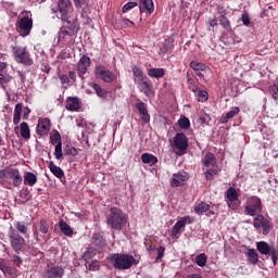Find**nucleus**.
<instances>
[{"label": "nucleus", "mask_w": 278, "mask_h": 278, "mask_svg": "<svg viewBox=\"0 0 278 278\" xmlns=\"http://www.w3.org/2000/svg\"><path fill=\"white\" fill-rule=\"evenodd\" d=\"M53 14H59L63 23H75L77 21V13L73 9L71 0H59L55 7H52Z\"/></svg>", "instance_id": "obj_1"}, {"label": "nucleus", "mask_w": 278, "mask_h": 278, "mask_svg": "<svg viewBox=\"0 0 278 278\" xmlns=\"http://www.w3.org/2000/svg\"><path fill=\"white\" fill-rule=\"evenodd\" d=\"M113 268L117 270H129L138 261L132 255L114 253L109 257Z\"/></svg>", "instance_id": "obj_2"}, {"label": "nucleus", "mask_w": 278, "mask_h": 278, "mask_svg": "<svg viewBox=\"0 0 278 278\" xmlns=\"http://www.w3.org/2000/svg\"><path fill=\"white\" fill-rule=\"evenodd\" d=\"M34 28V20L31 18V13L27 11H23L18 17L17 22L15 24V29L22 36V38H25L31 34V29Z\"/></svg>", "instance_id": "obj_3"}, {"label": "nucleus", "mask_w": 278, "mask_h": 278, "mask_svg": "<svg viewBox=\"0 0 278 278\" xmlns=\"http://www.w3.org/2000/svg\"><path fill=\"white\" fill-rule=\"evenodd\" d=\"M106 223L110 225L111 229L121 231V229L127 225V214L118 207H111L110 214L106 217Z\"/></svg>", "instance_id": "obj_4"}, {"label": "nucleus", "mask_w": 278, "mask_h": 278, "mask_svg": "<svg viewBox=\"0 0 278 278\" xmlns=\"http://www.w3.org/2000/svg\"><path fill=\"white\" fill-rule=\"evenodd\" d=\"M202 170H204L205 179L212 181L215 175H218V165L216 164V156L212 153H206L202 159Z\"/></svg>", "instance_id": "obj_5"}, {"label": "nucleus", "mask_w": 278, "mask_h": 278, "mask_svg": "<svg viewBox=\"0 0 278 278\" xmlns=\"http://www.w3.org/2000/svg\"><path fill=\"white\" fill-rule=\"evenodd\" d=\"M172 149L176 155H186L188 151V137L184 132H177L172 141Z\"/></svg>", "instance_id": "obj_6"}, {"label": "nucleus", "mask_w": 278, "mask_h": 278, "mask_svg": "<svg viewBox=\"0 0 278 278\" xmlns=\"http://www.w3.org/2000/svg\"><path fill=\"white\" fill-rule=\"evenodd\" d=\"M105 251V240L103 239H93V243L86 252L83 253L81 258L85 262L92 260L97 253H103Z\"/></svg>", "instance_id": "obj_7"}, {"label": "nucleus", "mask_w": 278, "mask_h": 278, "mask_svg": "<svg viewBox=\"0 0 278 278\" xmlns=\"http://www.w3.org/2000/svg\"><path fill=\"white\" fill-rule=\"evenodd\" d=\"M12 51L18 64H24L25 66L34 64V60H31L26 47H13Z\"/></svg>", "instance_id": "obj_8"}, {"label": "nucleus", "mask_w": 278, "mask_h": 278, "mask_svg": "<svg viewBox=\"0 0 278 278\" xmlns=\"http://www.w3.org/2000/svg\"><path fill=\"white\" fill-rule=\"evenodd\" d=\"M10 244L16 253L25 249V239L11 226L8 231Z\"/></svg>", "instance_id": "obj_9"}, {"label": "nucleus", "mask_w": 278, "mask_h": 278, "mask_svg": "<svg viewBox=\"0 0 278 278\" xmlns=\"http://www.w3.org/2000/svg\"><path fill=\"white\" fill-rule=\"evenodd\" d=\"M244 212L248 216H255L262 212V200L255 195L247 200Z\"/></svg>", "instance_id": "obj_10"}, {"label": "nucleus", "mask_w": 278, "mask_h": 278, "mask_svg": "<svg viewBox=\"0 0 278 278\" xmlns=\"http://www.w3.org/2000/svg\"><path fill=\"white\" fill-rule=\"evenodd\" d=\"M94 75L98 79H102L104 84H112L116 76L110 70H105L102 65H97L94 67Z\"/></svg>", "instance_id": "obj_11"}, {"label": "nucleus", "mask_w": 278, "mask_h": 278, "mask_svg": "<svg viewBox=\"0 0 278 278\" xmlns=\"http://www.w3.org/2000/svg\"><path fill=\"white\" fill-rule=\"evenodd\" d=\"M253 227L255 229H263V236H268L270 233V220L262 214L255 216L253 219Z\"/></svg>", "instance_id": "obj_12"}, {"label": "nucleus", "mask_w": 278, "mask_h": 278, "mask_svg": "<svg viewBox=\"0 0 278 278\" xmlns=\"http://www.w3.org/2000/svg\"><path fill=\"white\" fill-rule=\"evenodd\" d=\"M193 219L190 216L181 217L172 228V238H179L181 230L186 228V225H192Z\"/></svg>", "instance_id": "obj_13"}, {"label": "nucleus", "mask_w": 278, "mask_h": 278, "mask_svg": "<svg viewBox=\"0 0 278 278\" xmlns=\"http://www.w3.org/2000/svg\"><path fill=\"white\" fill-rule=\"evenodd\" d=\"M190 179V176H188V173L181 170L173 175L169 184L172 188H179L181 186H186V181Z\"/></svg>", "instance_id": "obj_14"}, {"label": "nucleus", "mask_w": 278, "mask_h": 278, "mask_svg": "<svg viewBox=\"0 0 278 278\" xmlns=\"http://www.w3.org/2000/svg\"><path fill=\"white\" fill-rule=\"evenodd\" d=\"M90 64H91V60L90 56L88 55H83L77 65H76V71L78 73V77H80V79H84V75L86 73H88V68H90Z\"/></svg>", "instance_id": "obj_15"}, {"label": "nucleus", "mask_w": 278, "mask_h": 278, "mask_svg": "<svg viewBox=\"0 0 278 278\" xmlns=\"http://www.w3.org/2000/svg\"><path fill=\"white\" fill-rule=\"evenodd\" d=\"M189 88L194 92L197 101L200 103H205L210 99V93L205 90H201L198 86L194 85V80L189 79Z\"/></svg>", "instance_id": "obj_16"}, {"label": "nucleus", "mask_w": 278, "mask_h": 278, "mask_svg": "<svg viewBox=\"0 0 278 278\" xmlns=\"http://www.w3.org/2000/svg\"><path fill=\"white\" fill-rule=\"evenodd\" d=\"M36 131L39 136H49V131H51V119L47 117L39 118Z\"/></svg>", "instance_id": "obj_17"}, {"label": "nucleus", "mask_w": 278, "mask_h": 278, "mask_svg": "<svg viewBox=\"0 0 278 278\" xmlns=\"http://www.w3.org/2000/svg\"><path fill=\"white\" fill-rule=\"evenodd\" d=\"M4 177L7 179H13V186H15V188H18V186L23 184V176H21V173L16 168H10L5 170Z\"/></svg>", "instance_id": "obj_18"}, {"label": "nucleus", "mask_w": 278, "mask_h": 278, "mask_svg": "<svg viewBox=\"0 0 278 278\" xmlns=\"http://www.w3.org/2000/svg\"><path fill=\"white\" fill-rule=\"evenodd\" d=\"M64 277V268L62 266H52L46 269L43 278H62Z\"/></svg>", "instance_id": "obj_19"}, {"label": "nucleus", "mask_w": 278, "mask_h": 278, "mask_svg": "<svg viewBox=\"0 0 278 278\" xmlns=\"http://www.w3.org/2000/svg\"><path fill=\"white\" fill-rule=\"evenodd\" d=\"M0 270L7 278H16L18 276V269L8 265L5 262L0 263Z\"/></svg>", "instance_id": "obj_20"}, {"label": "nucleus", "mask_w": 278, "mask_h": 278, "mask_svg": "<svg viewBox=\"0 0 278 278\" xmlns=\"http://www.w3.org/2000/svg\"><path fill=\"white\" fill-rule=\"evenodd\" d=\"M136 108L140 114V118L142 123H150L151 115H149V110L147 109V104L144 102H139L136 104Z\"/></svg>", "instance_id": "obj_21"}, {"label": "nucleus", "mask_w": 278, "mask_h": 278, "mask_svg": "<svg viewBox=\"0 0 278 278\" xmlns=\"http://www.w3.org/2000/svg\"><path fill=\"white\" fill-rule=\"evenodd\" d=\"M79 108H81V102L78 98H67L65 109L68 112H79Z\"/></svg>", "instance_id": "obj_22"}, {"label": "nucleus", "mask_w": 278, "mask_h": 278, "mask_svg": "<svg viewBox=\"0 0 278 278\" xmlns=\"http://www.w3.org/2000/svg\"><path fill=\"white\" fill-rule=\"evenodd\" d=\"M256 249L261 255H270L275 251V248L270 247L266 241L256 242Z\"/></svg>", "instance_id": "obj_23"}, {"label": "nucleus", "mask_w": 278, "mask_h": 278, "mask_svg": "<svg viewBox=\"0 0 278 278\" xmlns=\"http://www.w3.org/2000/svg\"><path fill=\"white\" fill-rule=\"evenodd\" d=\"M238 114H240V108L235 106L228 113L222 115L219 123H222V125H226V123H229V121Z\"/></svg>", "instance_id": "obj_24"}, {"label": "nucleus", "mask_w": 278, "mask_h": 278, "mask_svg": "<svg viewBox=\"0 0 278 278\" xmlns=\"http://www.w3.org/2000/svg\"><path fill=\"white\" fill-rule=\"evenodd\" d=\"M139 4L140 12L143 10H148L149 14H153L155 10V5L153 4V0H137Z\"/></svg>", "instance_id": "obj_25"}, {"label": "nucleus", "mask_w": 278, "mask_h": 278, "mask_svg": "<svg viewBox=\"0 0 278 278\" xmlns=\"http://www.w3.org/2000/svg\"><path fill=\"white\" fill-rule=\"evenodd\" d=\"M90 88H92L97 94V97H99V99H108V91L105 89H103L101 87V85L97 84V83H91L89 84Z\"/></svg>", "instance_id": "obj_26"}, {"label": "nucleus", "mask_w": 278, "mask_h": 278, "mask_svg": "<svg viewBox=\"0 0 278 278\" xmlns=\"http://www.w3.org/2000/svg\"><path fill=\"white\" fill-rule=\"evenodd\" d=\"M24 184L25 186H36L38 184V176L31 172H26L24 174Z\"/></svg>", "instance_id": "obj_27"}, {"label": "nucleus", "mask_w": 278, "mask_h": 278, "mask_svg": "<svg viewBox=\"0 0 278 278\" xmlns=\"http://www.w3.org/2000/svg\"><path fill=\"white\" fill-rule=\"evenodd\" d=\"M141 162L143 164H149V166H155V164H157V156L151 153H143L141 154Z\"/></svg>", "instance_id": "obj_28"}, {"label": "nucleus", "mask_w": 278, "mask_h": 278, "mask_svg": "<svg viewBox=\"0 0 278 278\" xmlns=\"http://www.w3.org/2000/svg\"><path fill=\"white\" fill-rule=\"evenodd\" d=\"M59 228L64 236H67L68 238L73 236V228H71V225L64 222V219L59 222Z\"/></svg>", "instance_id": "obj_29"}, {"label": "nucleus", "mask_w": 278, "mask_h": 278, "mask_svg": "<svg viewBox=\"0 0 278 278\" xmlns=\"http://www.w3.org/2000/svg\"><path fill=\"white\" fill-rule=\"evenodd\" d=\"M21 137L24 140H29L31 138V130L29 129V125L26 122H23L20 125Z\"/></svg>", "instance_id": "obj_30"}, {"label": "nucleus", "mask_w": 278, "mask_h": 278, "mask_svg": "<svg viewBox=\"0 0 278 278\" xmlns=\"http://www.w3.org/2000/svg\"><path fill=\"white\" fill-rule=\"evenodd\" d=\"M139 84L141 85V90L144 92L146 97H152L153 85L151 84V80H143Z\"/></svg>", "instance_id": "obj_31"}, {"label": "nucleus", "mask_w": 278, "mask_h": 278, "mask_svg": "<svg viewBox=\"0 0 278 278\" xmlns=\"http://www.w3.org/2000/svg\"><path fill=\"white\" fill-rule=\"evenodd\" d=\"M49 168L52 175H54V177H58V179H62V177H64V170L61 169L60 166L53 164V161L49 162Z\"/></svg>", "instance_id": "obj_32"}, {"label": "nucleus", "mask_w": 278, "mask_h": 278, "mask_svg": "<svg viewBox=\"0 0 278 278\" xmlns=\"http://www.w3.org/2000/svg\"><path fill=\"white\" fill-rule=\"evenodd\" d=\"M148 75L154 79H162L165 75V71L164 68H150L148 70Z\"/></svg>", "instance_id": "obj_33"}, {"label": "nucleus", "mask_w": 278, "mask_h": 278, "mask_svg": "<svg viewBox=\"0 0 278 278\" xmlns=\"http://www.w3.org/2000/svg\"><path fill=\"white\" fill-rule=\"evenodd\" d=\"M23 113V104L17 103L14 108V116H13V123L15 125H18L21 123V114Z\"/></svg>", "instance_id": "obj_34"}, {"label": "nucleus", "mask_w": 278, "mask_h": 278, "mask_svg": "<svg viewBox=\"0 0 278 278\" xmlns=\"http://www.w3.org/2000/svg\"><path fill=\"white\" fill-rule=\"evenodd\" d=\"M132 75L135 77V81L137 84H140L142 81H144V74L142 73V70L138 66H134L132 67Z\"/></svg>", "instance_id": "obj_35"}, {"label": "nucleus", "mask_w": 278, "mask_h": 278, "mask_svg": "<svg viewBox=\"0 0 278 278\" xmlns=\"http://www.w3.org/2000/svg\"><path fill=\"white\" fill-rule=\"evenodd\" d=\"M72 34L65 26L61 27L59 31V42H66L71 38Z\"/></svg>", "instance_id": "obj_36"}, {"label": "nucleus", "mask_w": 278, "mask_h": 278, "mask_svg": "<svg viewBox=\"0 0 278 278\" xmlns=\"http://www.w3.org/2000/svg\"><path fill=\"white\" fill-rule=\"evenodd\" d=\"M195 214H205V212H210V204L205 202H200L194 206Z\"/></svg>", "instance_id": "obj_37"}, {"label": "nucleus", "mask_w": 278, "mask_h": 278, "mask_svg": "<svg viewBox=\"0 0 278 278\" xmlns=\"http://www.w3.org/2000/svg\"><path fill=\"white\" fill-rule=\"evenodd\" d=\"M248 260L250 264H257V262H260V255L257 254V252L255 251V249H250L248 251Z\"/></svg>", "instance_id": "obj_38"}, {"label": "nucleus", "mask_w": 278, "mask_h": 278, "mask_svg": "<svg viewBox=\"0 0 278 278\" xmlns=\"http://www.w3.org/2000/svg\"><path fill=\"white\" fill-rule=\"evenodd\" d=\"M190 67L195 72L207 71V65H205V63H199L197 61H192Z\"/></svg>", "instance_id": "obj_39"}, {"label": "nucleus", "mask_w": 278, "mask_h": 278, "mask_svg": "<svg viewBox=\"0 0 278 278\" xmlns=\"http://www.w3.org/2000/svg\"><path fill=\"white\" fill-rule=\"evenodd\" d=\"M50 142L51 144H62V135H60V131L55 130L51 136H50Z\"/></svg>", "instance_id": "obj_40"}, {"label": "nucleus", "mask_w": 278, "mask_h": 278, "mask_svg": "<svg viewBox=\"0 0 278 278\" xmlns=\"http://www.w3.org/2000/svg\"><path fill=\"white\" fill-rule=\"evenodd\" d=\"M195 264H198L201 268L207 264V255L205 253H201L195 257Z\"/></svg>", "instance_id": "obj_41"}, {"label": "nucleus", "mask_w": 278, "mask_h": 278, "mask_svg": "<svg viewBox=\"0 0 278 278\" xmlns=\"http://www.w3.org/2000/svg\"><path fill=\"white\" fill-rule=\"evenodd\" d=\"M226 194H227L228 202L236 201L238 199V191H236L232 187H230L227 190Z\"/></svg>", "instance_id": "obj_42"}, {"label": "nucleus", "mask_w": 278, "mask_h": 278, "mask_svg": "<svg viewBox=\"0 0 278 278\" xmlns=\"http://www.w3.org/2000/svg\"><path fill=\"white\" fill-rule=\"evenodd\" d=\"M10 81H12V76L5 75V73L0 74V86H2V88H5V85L10 84Z\"/></svg>", "instance_id": "obj_43"}, {"label": "nucleus", "mask_w": 278, "mask_h": 278, "mask_svg": "<svg viewBox=\"0 0 278 278\" xmlns=\"http://www.w3.org/2000/svg\"><path fill=\"white\" fill-rule=\"evenodd\" d=\"M178 125L181 129H190V119H188V117H180Z\"/></svg>", "instance_id": "obj_44"}, {"label": "nucleus", "mask_w": 278, "mask_h": 278, "mask_svg": "<svg viewBox=\"0 0 278 278\" xmlns=\"http://www.w3.org/2000/svg\"><path fill=\"white\" fill-rule=\"evenodd\" d=\"M136 7H138V0L126 3L123 7L122 12H124V14H125V13L129 12V10H134V8H136Z\"/></svg>", "instance_id": "obj_45"}, {"label": "nucleus", "mask_w": 278, "mask_h": 278, "mask_svg": "<svg viewBox=\"0 0 278 278\" xmlns=\"http://www.w3.org/2000/svg\"><path fill=\"white\" fill-rule=\"evenodd\" d=\"M64 153L62 152V143H59L54 148V157L55 160H62Z\"/></svg>", "instance_id": "obj_46"}, {"label": "nucleus", "mask_w": 278, "mask_h": 278, "mask_svg": "<svg viewBox=\"0 0 278 278\" xmlns=\"http://www.w3.org/2000/svg\"><path fill=\"white\" fill-rule=\"evenodd\" d=\"M39 231L41 233H49V224L46 219H41L39 223Z\"/></svg>", "instance_id": "obj_47"}, {"label": "nucleus", "mask_w": 278, "mask_h": 278, "mask_svg": "<svg viewBox=\"0 0 278 278\" xmlns=\"http://www.w3.org/2000/svg\"><path fill=\"white\" fill-rule=\"evenodd\" d=\"M59 79L63 86H71V79L66 74H59Z\"/></svg>", "instance_id": "obj_48"}, {"label": "nucleus", "mask_w": 278, "mask_h": 278, "mask_svg": "<svg viewBox=\"0 0 278 278\" xmlns=\"http://www.w3.org/2000/svg\"><path fill=\"white\" fill-rule=\"evenodd\" d=\"M269 92H270L273 99H275V101H278V85L277 84L270 86Z\"/></svg>", "instance_id": "obj_49"}, {"label": "nucleus", "mask_w": 278, "mask_h": 278, "mask_svg": "<svg viewBox=\"0 0 278 278\" xmlns=\"http://www.w3.org/2000/svg\"><path fill=\"white\" fill-rule=\"evenodd\" d=\"M15 229H17V231H20V233H23L25 236V233H27V226H25L24 224H21V222H17L15 224Z\"/></svg>", "instance_id": "obj_50"}, {"label": "nucleus", "mask_w": 278, "mask_h": 278, "mask_svg": "<svg viewBox=\"0 0 278 278\" xmlns=\"http://www.w3.org/2000/svg\"><path fill=\"white\" fill-rule=\"evenodd\" d=\"M219 23H220L222 27H224V29H229V27H231L229 20L226 16H222L219 18Z\"/></svg>", "instance_id": "obj_51"}, {"label": "nucleus", "mask_w": 278, "mask_h": 278, "mask_svg": "<svg viewBox=\"0 0 278 278\" xmlns=\"http://www.w3.org/2000/svg\"><path fill=\"white\" fill-rule=\"evenodd\" d=\"M76 125L78 127H81L83 129H87L88 128V123H86V119H84V117H78L76 118Z\"/></svg>", "instance_id": "obj_52"}, {"label": "nucleus", "mask_w": 278, "mask_h": 278, "mask_svg": "<svg viewBox=\"0 0 278 278\" xmlns=\"http://www.w3.org/2000/svg\"><path fill=\"white\" fill-rule=\"evenodd\" d=\"M166 251V248L164 247H159L157 248V256H156V262H161L162 261V257H164V253Z\"/></svg>", "instance_id": "obj_53"}, {"label": "nucleus", "mask_w": 278, "mask_h": 278, "mask_svg": "<svg viewBox=\"0 0 278 278\" xmlns=\"http://www.w3.org/2000/svg\"><path fill=\"white\" fill-rule=\"evenodd\" d=\"M241 21H242L243 25H245V27H249V25H251V18L249 17L248 13L242 14Z\"/></svg>", "instance_id": "obj_54"}, {"label": "nucleus", "mask_w": 278, "mask_h": 278, "mask_svg": "<svg viewBox=\"0 0 278 278\" xmlns=\"http://www.w3.org/2000/svg\"><path fill=\"white\" fill-rule=\"evenodd\" d=\"M266 16H269L271 18H275V9H273V5H269L265 11Z\"/></svg>", "instance_id": "obj_55"}, {"label": "nucleus", "mask_w": 278, "mask_h": 278, "mask_svg": "<svg viewBox=\"0 0 278 278\" xmlns=\"http://www.w3.org/2000/svg\"><path fill=\"white\" fill-rule=\"evenodd\" d=\"M75 8H84L88 5V0H74Z\"/></svg>", "instance_id": "obj_56"}, {"label": "nucleus", "mask_w": 278, "mask_h": 278, "mask_svg": "<svg viewBox=\"0 0 278 278\" xmlns=\"http://www.w3.org/2000/svg\"><path fill=\"white\" fill-rule=\"evenodd\" d=\"M88 270H99V262L92 261L88 266Z\"/></svg>", "instance_id": "obj_57"}, {"label": "nucleus", "mask_w": 278, "mask_h": 278, "mask_svg": "<svg viewBox=\"0 0 278 278\" xmlns=\"http://www.w3.org/2000/svg\"><path fill=\"white\" fill-rule=\"evenodd\" d=\"M67 77L70 79V84H75V81H77V75L73 71L68 72Z\"/></svg>", "instance_id": "obj_58"}, {"label": "nucleus", "mask_w": 278, "mask_h": 278, "mask_svg": "<svg viewBox=\"0 0 278 278\" xmlns=\"http://www.w3.org/2000/svg\"><path fill=\"white\" fill-rule=\"evenodd\" d=\"M227 205H228L229 210H238L240 207V204L236 203V201L227 202Z\"/></svg>", "instance_id": "obj_59"}, {"label": "nucleus", "mask_w": 278, "mask_h": 278, "mask_svg": "<svg viewBox=\"0 0 278 278\" xmlns=\"http://www.w3.org/2000/svg\"><path fill=\"white\" fill-rule=\"evenodd\" d=\"M269 255L271 257V262H273L274 266H277V250H273Z\"/></svg>", "instance_id": "obj_60"}, {"label": "nucleus", "mask_w": 278, "mask_h": 278, "mask_svg": "<svg viewBox=\"0 0 278 278\" xmlns=\"http://www.w3.org/2000/svg\"><path fill=\"white\" fill-rule=\"evenodd\" d=\"M29 114H31V110H29V108H24L23 110V118L24 121H27V118H29Z\"/></svg>", "instance_id": "obj_61"}, {"label": "nucleus", "mask_w": 278, "mask_h": 278, "mask_svg": "<svg viewBox=\"0 0 278 278\" xmlns=\"http://www.w3.org/2000/svg\"><path fill=\"white\" fill-rule=\"evenodd\" d=\"M122 25H126V27H135L136 24H134V22L129 21L128 18H123Z\"/></svg>", "instance_id": "obj_62"}, {"label": "nucleus", "mask_w": 278, "mask_h": 278, "mask_svg": "<svg viewBox=\"0 0 278 278\" xmlns=\"http://www.w3.org/2000/svg\"><path fill=\"white\" fill-rule=\"evenodd\" d=\"M218 25V20L217 18H212L208 21V30H212V27H216Z\"/></svg>", "instance_id": "obj_63"}, {"label": "nucleus", "mask_w": 278, "mask_h": 278, "mask_svg": "<svg viewBox=\"0 0 278 278\" xmlns=\"http://www.w3.org/2000/svg\"><path fill=\"white\" fill-rule=\"evenodd\" d=\"M13 263L15 264V266H21V264H23V260H21V256L14 255Z\"/></svg>", "instance_id": "obj_64"}]
</instances>
